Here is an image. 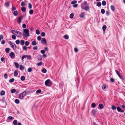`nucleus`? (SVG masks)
Wrapping results in <instances>:
<instances>
[{"label": "nucleus", "instance_id": "f257e3e1", "mask_svg": "<svg viewBox=\"0 0 125 125\" xmlns=\"http://www.w3.org/2000/svg\"><path fill=\"white\" fill-rule=\"evenodd\" d=\"M23 34L24 38H26L27 37H29L30 34L29 33V31L28 29H25L23 30Z\"/></svg>", "mask_w": 125, "mask_h": 125}, {"label": "nucleus", "instance_id": "f03ea898", "mask_svg": "<svg viewBox=\"0 0 125 125\" xmlns=\"http://www.w3.org/2000/svg\"><path fill=\"white\" fill-rule=\"evenodd\" d=\"M52 84V82L49 79L47 80L45 82V84L46 86H50Z\"/></svg>", "mask_w": 125, "mask_h": 125}, {"label": "nucleus", "instance_id": "7ed1b4c3", "mask_svg": "<svg viewBox=\"0 0 125 125\" xmlns=\"http://www.w3.org/2000/svg\"><path fill=\"white\" fill-rule=\"evenodd\" d=\"M26 92L24 91L20 94L19 95V98L21 99H23L26 94Z\"/></svg>", "mask_w": 125, "mask_h": 125}, {"label": "nucleus", "instance_id": "20e7f679", "mask_svg": "<svg viewBox=\"0 0 125 125\" xmlns=\"http://www.w3.org/2000/svg\"><path fill=\"white\" fill-rule=\"evenodd\" d=\"M27 58V59L28 60L31 59V56L29 55H24L22 56V61H23V60L24 58Z\"/></svg>", "mask_w": 125, "mask_h": 125}, {"label": "nucleus", "instance_id": "39448f33", "mask_svg": "<svg viewBox=\"0 0 125 125\" xmlns=\"http://www.w3.org/2000/svg\"><path fill=\"white\" fill-rule=\"evenodd\" d=\"M115 72L117 73V74L118 75L119 77L122 80H123L124 79V77L122 75H121L120 73L117 70H115Z\"/></svg>", "mask_w": 125, "mask_h": 125}, {"label": "nucleus", "instance_id": "423d86ee", "mask_svg": "<svg viewBox=\"0 0 125 125\" xmlns=\"http://www.w3.org/2000/svg\"><path fill=\"white\" fill-rule=\"evenodd\" d=\"M41 43L43 44H47L45 38H43L42 39Z\"/></svg>", "mask_w": 125, "mask_h": 125}, {"label": "nucleus", "instance_id": "0eeeda50", "mask_svg": "<svg viewBox=\"0 0 125 125\" xmlns=\"http://www.w3.org/2000/svg\"><path fill=\"white\" fill-rule=\"evenodd\" d=\"M15 32L17 33V35H16L17 37H21V32L18 31L16 30Z\"/></svg>", "mask_w": 125, "mask_h": 125}, {"label": "nucleus", "instance_id": "6e6552de", "mask_svg": "<svg viewBox=\"0 0 125 125\" xmlns=\"http://www.w3.org/2000/svg\"><path fill=\"white\" fill-rule=\"evenodd\" d=\"M23 19V17L22 16H20L18 18L17 21L19 23H20L22 19Z\"/></svg>", "mask_w": 125, "mask_h": 125}, {"label": "nucleus", "instance_id": "1a4fd4ad", "mask_svg": "<svg viewBox=\"0 0 125 125\" xmlns=\"http://www.w3.org/2000/svg\"><path fill=\"white\" fill-rule=\"evenodd\" d=\"M116 109L117 110V111L119 112L122 113H123L124 112V111L123 109H122L120 107H117Z\"/></svg>", "mask_w": 125, "mask_h": 125}, {"label": "nucleus", "instance_id": "9d476101", "mask_svg": "<svg viewBox=\"0 0 125 125\" xmlns=\"http://www.w3.org/2000/svg\"><path fill=\"white\" fill-rule=\"evenodd\" d=\"M9 55L11 58H14L15 56V54L13 52H11L9 54Z\"/></svg>", "mask_w": 125, "mask_h": 125}, {"label": "nucleus", "instance_id": "9b49d317", "mask_svg": "<svg viewBox=\"0 0 125 125\" xmlns=\"http://www.w3.org/2000/svg\"><path fill=\"white\" fill-rule=\"evenodd\" d=\"M83 9L86 11H89L90 7L89 6H87L85 7Z\"/></svg>", "mask_w": 125, "mask_h": 125}, {"label": "nucleus", "instance_id": "f8f14e48", "mask_svg": "<svg viewBox=\"0 0 125 125\" xmlns=\"http://www.w3.org/2000/svg\"><path fill=\"white\" fill-rule=\"evenodd\" d=\"M10 2H7L4 4V5L6 7H9L10 6Z\"/></svg>", "mask_w": 125, "mask_h": 125}, {"label": "nucleus", "instance_id": "ddd939ff", "mask_svg": "<svg viewBox=\"0 0 125 125\" xmlns=\"http://www.w3.org/2000/svg\"><path fill=\"white\" fill-rule=\"evenodd\" d=\"M18 71L16 70H15L14 72V76L15 77H17L18 76Z\"/></svg>", "mask_w": 125, "mask_h": 125}, {"label": "nucleus", "instance_id": "4468645a", "mask_svg": "<svg viewBox=\"0 0 125 125\" xmlns=\"http://www.w3.org/2000/svg\"><path fill=\"white\" fill-rule=\"evenodd\" d=\"M37 58L39 60H41L42 59V57L41 55H38L37 57Z\"/></svg>", "mask_w": 125, "mask_h": 125}, {"label": "nucleus", "instance_id": "2eb2a0df", "mask_svg": "<svg viewBox=\"0 0 125 125\" xmlns=\"http://www.w3.org/2000/svg\"><path fill=\"white\" fill-rule=\"evenodd\" d=\"M11 46L13 49L14 50L16 49V46L15 44L13 43Z\"/></svg>", "mask_w": 125, "mask_h": 125}, {"label": "nucleus", "instance_id": "dca6fc26", "mask_svg": "<svg viewBox=\"0 0 125 125\" xmlns=\"http://www.w3.org/2000/svg\"><path fill=\"white\" fill-rule=\"evenodd\" d=\"M18 13V12L17 10H15L14 11L13 13L14 15L16 16H17Z\"/></svg>", "mask_w": 125, "mask_h": 125}, {"label": "nucleus", "instance_id": "f3484780", "mask_svg": "<svg viewBox=\"0 0 125 125\" xmlns=\"http://www.w3.org/2000/svg\"><path fill=\"white\" fill-rule=\"evenodd\" d=\"M99 106L100 109H103L104 107L103 105L102 104H99Z\"/></svg>", "mask_w": 125, "mask_h": 125}, {"label": "nucleus", "instance_id": "a211bd4d", "mask_svg": "<svg viewBox=\"0 0 125 125\" xmlns=\"http://www.w3.org/2000/svg\"><path fill=\"white\" fill-rule=\"evenodd\" d=\"M111 9L112 11H115V8L114 5H112L111 6Z\"/></svg>", "mask_w": 125, "mask_h": 125}, {"label": "nucleus", "instance_id": "6ab92c4d", "mask_svg": "<svg viewBox=\"0 0 125 125\" xmlns=\"http://www.w3.org/2000/svg\"><path fill=\"white\" fill-rule=\"evenodd\" d=\"M84 16V13L82 12L80 15V17L82 18H83Z\"/></svg>", "mask_w": 125, "mask_h": 125}, {"label": "nucleus", "instance_id": "aec40b11", "mask_svg": "<svg viewBox=\"0 0 125 125\" xmlns=\"http://www.w3.org/2000/svg\"><path fill=\"white\" fill-rule=\"evenodd\" d=\"M14 65H15V67L16 68H18L19 67V65L18 63L16 62H15L14 63Z\"/></svg>", "mask_w": 125, "mask_h": 125}, {"label": "nucleus", "instance_id": "412c9836", "mask_svg": "<svg viewBox=\"0 0 125 125\" xmlns=\"http://www.w3.org/2000/svg\"><path fill=\"white\" fill-rule=\"evenodd\" d=\"M21 10L22 11L24 12L26 11V8L25 7H22L21 8Z\"/></svg>", "mask_w": 125, "mask_h": 125}, {"label": "nucleus", "instance_id": "4be33fe9", "mask_svg": "<svg viewBox=\"0 0 125 125\" xmlns=\"http://www.w3.org/2000/svg\"><path fill=\"white\" fill-rule=\"evenodd\" d=\"M5 94V92L3 90H2L0 92V94L1 95H4Z\"/></svg>", "mask_w": 125, "mask_h": 125}, {"label": "nucleus", "instance_id": "5701e85b", "mask_svg": "<svg viewBox=\"0 0 125 125\" xmlns=\"http://www.w3.org/2000/svg\"><path fill=\"white\" fill-rule=\"evenodd\" d=\"M21 81H24L25 80V78L24 76H22L21 77Z\"/></svg>", "mask_w": 125, "mask_h": 125}, {"label": "nucleus", "instance_id": "b1692460", "mask_svg": "<svg viewBox=\"0 0 125 125\" xmlns=\"http://www.w3.org/2000/svg\"><path fill=\"white\" fill-rule=\"evenodd\" d=\"M17 121L16 120H14L13 122V124L14 125H16L17 124Z\"/></svg>", "mask_w": 125, "mask_h": 125}, {"label": "nucleus", "instance_id": "393cba45", "mask_svg": "<svg viewBox=\"0 0 125 125\" xmlns=\"http://www.w3.org/2000/svg\"><path fill=\"white\" fill-rule=\"evenodd\" d=\"M63 38L66 39H69V37L67 35H65L63 36Z\"/></svg>", "mask_w": 125, "mask_h": 125}, {"label": "nucleus", "instance_id": "a878e982", "mask_svg": "<svg viewBox=\"0 0 125 125\" xmlns=\"http://www.w3.org/2000/svg\"><path fill=\"white\" fill-rule=\"evenodd\" d=\"M42 72L44 73H45L47 72V70L45 68H43L42 70Z\"/></svg>", "mask_w": 125, "mask_h": 125}, {"label": "nucleus", "instance_id": "bb28decb", "mask_svg": "<svg viewBox=\"0 0 125 125\" xmlns=\"http://www.w3.org/2000/svg\"><path fill=\"white\" fill-rule=\"evenodd\" d=\"M95 112L96 111L95 110H93L92 111V113L94 116L95 115Z\"/></svg>", "mask_w": 125, "mask_h": 125}, {"label": "nucleus", "instance_id": "cd10ccee", "mask_svg": "<svg viewBox=\"0 0 125 125\" xmlns=\"http://www.w3.org/2000/svg\"><path fill=\"white\" fill-rule=\"evenodd\" d=\"M107 27L106 25H104L102 27V29L103 31H105V30L106 29Z\"/></svg>", "mask_w": 125, "mask_h": 125}, {"label": "nucleus", "instance_id": "c85d7f7f", "mask_svg": "<svg viewBox=\"0 0 125 125\" xmlns=\"http://www.w3.org/2000/svg\"><path fill=\"white\" fill-rule=\"evenodd\" d=\"M97 6L98 7H100L101 5V3L100 2H98L97 3Z\"/></svg>", "mask_w": 125, "mask_h": 125}, {"label": "nucleus", "instance_id": "c756f323", "mask_svg": "<svg viewBox=\"0 0 125 125\" xmlns=\"http://www.w3.org/2000/svg\"><path fill=\"white\" fill-rule=\"evenodd\" d=\"M16 91V90L14 89H12L11 90V92L12 93H15Z\"/></svg>", "mask_w": 125, "mask_h": 125}, {"label": "nucleus", "instance_id": "7c9ffc66", "mask_svg": "<svg viewBox=\"0 0 125 125\" xmlns=\"http://www.w3.org/2000/svg\"><path fill=\"white\" fill-rule=\"evenodd\" d=\"M10 49L9 48H6L5 49V51L6 53H8L10 50Z\"/></svg>", "mask_w": 125, "mask_h": 125}, {"label": "nucleus", "instance_id": "2f4dec72", "mask_svg": "<svg viewBox=\"0 0 125 125\" xmlns=\"http://www.w3.org/2000/svg\"><path fill=\"white\" fill-rule=\"evenodd\" d=\"M91 106L93 108H95L96 106V104L95 103H93L91 104Z\"/></svg>", "mask_w": 125, "mask_h": 125}, {"label": "nucleus", "instance_id": "473e14b6", "mask_svg": "<svg viewBox=\"0 0 125 125\" xmlns=\"http://www.w3.org/2000/svg\"><path fill=\"white\" fill-rule=\"evenodd\" d=\"M36 42L35 41H33L32 42V44L33 45H35L36 44Z\"/></svg>", "mask_w": 125, "mask_h": 125}, {"label": "nucleus", "instance_id": "72a5a7b5", "mask_svg": "<svg viewBox=\"0 0 125 125\" xmlns=\"http://www.w3.org/2000/svg\"><path fill=\"white\" fill-rule=\"evenodd\" d=\"M15 103L17 104H18L20 103V101L19 100L17 99H16L15 100Z\"/></svg>", "mask_w": 125, "mask_h": 125}, {"label": "nucleus", "instance_id": "f704fd0d", "mask_svg": "<svg viewBox=\"0 0 125 125\" xmlns=\"http://www.w3.org/2000/svg\"><path fill=\"white\" fill-rule=\"evenodd\" d=\"M24 67L22 66V65H20V69L22 71L24 69Z\"/></svg>", "mask_w": 125, "mask_h": 125}, {"label": "nucleus", "instance_id": "c9c22d12", "mask_svg": "<svg viewBox=\"0 0 125 125\" xmlns=\"http://www.w3.org/2000/svg\"><path fill=\"white\" fill-rule=\"evenodd\" d=\"M102 4L103 6H105L106 4V2L105 1H103L102 2Z\"/></svg>", "mask_w": 125, "mask_h": 125}, {"label": "nucleus", "instance_id": "e433bc0d", "mask_svg": "<svg viewBox=\"0 0 125 125\" xmlns=\"http://www.w3.org/2000/svg\"><path fill=\"white\" fill-rule=\"evenodd\" d=\"M73 16L74 14L73 13H72L70 14V18L72 19L73 18Z\"/></svg>", "mask_w": 125, "mask_h": 125}, {"label": "nucleus", "instance_id": "4c0bfd02", "mask_svg": "<svg viewBox=\"0 0 125 125\" xmlns=\"http://www.w3.org/2000/svg\"><path fill=\"white\" fill-rule=\"evenodd\" d=\"M106 87V85L105 84H103L102 86V89L104 90Z\"/></svg>", "mask_w": 125, "mask_h": 125}, {"label": "nucleus", "instance_id": "58836bf2", "mask_svg": "<svg viewBox=\"0 0 125 125\" xmlns=\"http://www.w3.org/2000/svg\"><path fill=\"white\" fill-rule=\"evenodd\" d=\"M14 79L13 78H12L9 80V81L10 83H12L14 81Z\"/></svg>", "mask_w": 125, "mask_h": 125}, {"label": "nucleus", "instance_id": "ea45409f", "mask_svg": "<svg viewBox=\"0 0 125 125\" xmlns=\"http://www.w3.org/2000/svg\"><path fill=\"white\" fill-rule=\"evenodd\" d=\"M36 32L37 34L39 35L40 34V31L38 30H37L36 31Z\"/></svg>", "mask_w": 125, "mask_h": 125}, {"label": "nucleus", "instance_id": "a19ab883", "mask_svg": "<svg viewBox=\"0 0 125 125\" xmlns=\"http://www.w3.org/2000/svg\"><path fill=\"white\" fill-rule=\"evenodd\" d=\"M105 10L104 9H102L101 10V12L102 14H104L105 13Z\"/></svg>", "mask_w": 125, "mask_h": 125}, {"label": "nucleus", "instance_id": "79ce46f5", "mask_svg": "<svg viewBox=\"0 0 125 125\" xmlns=\"http://www.w3.org/2000/svg\"><path fill=\"white\" fill-rule=\"evenodd\" d=\"M41 35L42 37H44L45 35V34L44 32H42L41 34Z\"/></svg>", "mask_w": 125, "mask_h": 125}, {"label": "nucleus", "instance_id": "37998d69", "mask_svg": "<svg viewBox=\"0 0 125 125\" xmlns=\"http://www.w3.org/2000/svg\"><path fill=\"white\" fill-rule=\"evenodd\" d=\"M32 71V69L31 68H29L28 69V71L29 72H30Z\"/></svg>", "mask_w": 125, "mask_h": 125}, {"label": "nucleus", "instance_id": "c03bdc74", "mask_svg": "<svg viewBox=\"0 0 125 125\" xmlns=\"http://www.w3.org/2000/svg\"><path fill=\"white\" fill-rule=\"evenodd\" d=\"M42 64V62H40L37 63V65L38 66H41Z\"/></svg>", "mask_w": 125, "mask_h": 125}, {"label": "nucleus", "instance_id": "a18cd8bd", "mask_svg": "<svg viewBox=\"0 0 125 125\" xmlns=\"http://www.w3.org/2000/svg\"><path fill=\"white\" fill-rule=\"evenodd\" d=\"M29 13L30 14H32L33 12V10H31L29 12Z\"/></svg>", "mask_w": 125, "mask_h": 125}, {"label": "nucleus", "instance_id": "49530a36", "mask_svg": "<svg viewBox=\"0 0 125 125\" xmlns=\"http://www.w3.org/2000/svg\"><path fill=\"white\" fill-rule=\"evenodd\" d=\"M25 44L26 46H28L29 44V42L27 41L25 42Z\"/></svg>", "mask_w": 125, "mask_h": 125}, {"label": "nucleus", "instance_id": "de8ad7c7", "mask_svg": "<svg viewBox=\"0 0 125 125\" xmlns=\"http://www.w3.org/2000/svg\"><path fill=\"white\" fill-rule=\"evenodd\" d=\"M24 41L23 40H21V44L22 45L24 44Z\"/></svg>", "mask_w": 125, "mask_h": 125}, {"label": "nucleus", "instance_id": "09e8293b", "mask_svg": "<svg viewBox=\"0 0 125 125\" xmlns=\"http://www.w3.org/2000/svg\"><path fill=\"white\" fill-rule=\"evenodd\" d=\"M21 5L22 6H24L25 5V3L24 1L22 2L21 4Z\"/></svg>", "mask_w": 125, "mask_h": 125}, {"label": "nucleus", "instance_id": "8fccbe9b", "mask_svg": "<svg viewBox=\"0 0 125 125\" xmlns=\"http://www.w3.org/2000/svg\"><path fill=\"white\" fill-rule=\"evenodd\" d=\"M41 89H39L36 91V93H40L41 92Z\"/></svg>", "mask_w": 125, "mask_h": 125}, {"label": "nucleus", "instance_id": "3c124183", "mask_svg": "<svg viewBox=\"0 0 125 125\" xmlns=\"http://www.w3.org/2000/svg\"><path fill=\"white\" fill-rule=\"evenodd\" d=\"M112 108L113 110H115L116 107L115 105H113L112 106Z\"/></svg>", "mask_w": 125, "mask_h": 125}, {"label": "nucleus", "instance_id": "603ef678", "mask_svg": "<svg viewBox=\"0 0 125 125\" xmlns=\"http://www.w3.org/2000/svg\"><path fill=\"white\" fill-rule=\"evenodd\" d=\"M29 8V9H31L32 8V5L31 3H29L28 4Z\"/></svg>", "mask_w": 125, "mask_h": 125}, {"label": "nucleus", "instance_id": "864d4df0", "mask_svg": "<svg viewBox=\"0 0 125 125\" xmlns=\"http://www.w3.org/2000/svg\"><path fill=\"white\" fill-rule=\"evenodd\" d=\"M15 42L17 44H19L20 43V41L19 40H18L16 41Z\"/></svg>", "mask_w": 125, "mask_h": 125}, {"label": "nucleus", "instance_id": "5fc2aeb1", "mask_svg": "<svg viewBox=\"0 0 125 125\" xmlns=\"http://www.w3.org/2000/svg\"><path fill=\"white\" fill-rule=\"evenodd\" d=\"M41 37L40 36H38L37 37V39L38 41H40L41 40Z\"/></svg>", "mask_w": 125, "mask_h": 125}, {"label": "nucleus", "instance_id": "6e6d98bb", "mask_svg": "<svg viewBox=\"0 0 125 125\" xmlns=\"http://www.w3.org/2000/svg\"><path fill=\"white\" fill-rule=\"evenodd\" d=\"M110 80L111 82H114L115 81L114 79L113 78H111L110 79Z\"/></svg>", "mask_w": 125, "mask_h": 125}, {"label": "nucleus", "instance_id": "4d7b16f0", "mask_svg": "<svg viewBox=\"0 0 125 125\" xmlns=\"http://www.w3.org/2000/svg\"><path fill=\"white\" fill-rule=\"evenodd\" d=\"M77 2L76 1L74 0L73 1H72L71 4H74L76 3Z\"/></svg>", "mask_w": 125, "mask_h": 125}, {"label": "nucleus", "instance_id": "13d9d810", "mask_svg": "<svg viewBox=\"0 0 125 125\" xmlns=\"http://www.w3.org/2000/svg\"><path fill=\"white\" fill-rule=\"evenodd\" d=\"M22 27L23 28H25L26 27V26L25 24H23L22 25Z\"/></svg>", "mask_w": 125, "mask_h": 125}, {"label": "nucleus", "instance_id": "bf43d9fd", "mask_svg": "<svg viewBox=\"0 0 125 125\" xmlns=\"http://www.w3.org/2000/svg\"><path fill=\"white\" fill-rule=\"evenodd\" d=\"M74 51L76 53H77L78 51V50L76 48H74Z\"/></svg>", "mask_w": 125, "mask_h": 125}, {"label": "nucleus", "instance_id": "052dcab7", "mask_svg": "<svg viewBox=\"0 0 125 125\" xmlns=\"http://www.w3.org/2000/svg\"><path fill=\"white\" fill-rule=\"evenodd\" d=\"M12 38L13 39H15L16 38V37L15 35H13L12 36Z\"/></svg>", "mask_w": 125, "mask_h": 125}, {"label": "nucleus", "instance_id": "680f3d73", "mask_svg": "<svg viewBox=\"0 0 125 125\" xmlns=\"http://www.w3.org/2000/svg\"><path fill=\"white\" fill-rule=\"evenodd\" d=\"M23 49L24 50L26 51L27 50V47L26 46H24L23 47Z\"/></svg>", "mask_w": 125, "mask_h": 125}, {"label": "nucleus", "instance_id": "e2e57ef3", "mask_svg": "<svg viewBox=\"0 0 125 125\" xmlns=\"http://www.w3.org/2000/svg\"><path fill=\"white\" fill-rule=\"evenodd\" d=\"M4 76L5 79H7L8 78L7 74V73H5L4 75Z\"/></svg>", "mask_w": 125, "mask_h": 125}, {"label": "nucleus", "instance_id": "0e129e2a", "mask_svg": "<svg viewBox=\"0 0 125 125\" xmlns=\"http://www.w3.org/2000/svg\"><path fill=\"white\" fill-rule=\"evenodd\" d=\"M33 49L34 50H36L38 49V47L37 46H35L33 47Z\"/></svg>", "mask_w": 125, "mask_h": 125}, {"label": "nucleus", "instance_id": "69168bd1", "mask_svg": "<svg viewBox=\"0 0 125 125\" xmlns=\"http://www.w3.org/2000/svg\"><path fill=\"white\" fill-rule=\"evenodd\" d=\"M40 52L41 53L43 54H44L45 52V51L44 50H41Z\"/></svg>", "mask_w": 125, "mask_h": 125}, {"label": "nucleus", "instance_id": "338daca9", "mask_svg": "<svg viewBox=\"0 0 125 125\" xmlns=\"http://www.w3.org/2000/svg\"><path fill=\"white\" fill-rule=\"evenodd\" d=\"M8 118L10 119V120H11L13 118L12 116H9L8 117Z\"/></svg>", "mask_w": 125, "mask_h": 125}, {"label": "nucleus", "instance_id": "774afa93", "mask_svg": "<svg viewBox=\"0 0 125 125\" xmlns=\"http://www.w3.org/2000/svg\"><path fill=\"white\" fill-rule=\"evenodd\" d=\"M12 11H14L16 10V8L15 7L12 6Z\"/></svg>", "mask_w": 125, "mask_h": 125}]
</instances>
